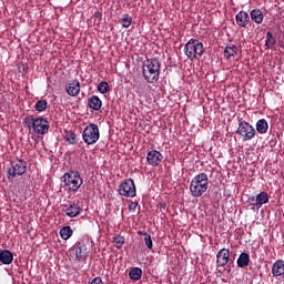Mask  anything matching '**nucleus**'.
Here are the masks:
<instances>
[{"label":"nucleus","mask_w":284,"mask_h":284,"mask_svg":"<svg viewBox=\"0 0 284 284\" xmlns=\"http://www.w3.org/2000/svg\"><path fill=\"white\" fill-rule=\"evenodd\" d=\"M239 126L236 130V134L242 136L243 141H252L254 136H256V129L250 122L243 120V118L239 116Z\"/></svg>","instance_id":"6"},{"label":"nucleus","mask_w":284,"mask_h":284,"mask_svg":"<svg viewBox=\"0 0 284 284\" xmlns=\"http://www.w3.org/2000/svg\"><path fill=\"white\" fill-rule=\"evenodd\" d=\"M122 26L124 28H130L132 26V17H130V14H124L122 18Z\"/></svg>","instance_id":"32"},{"label":"nucleus","mask_w":284,"mask_h":284,"mask_svg":"<svg viewBox=\"0 0 284 284\" xmlns=\"http://www.w3.org/2000/svg\"><path fill=\"white\" fill-rule=\"evenodd\" d=\"M36 112H45L48 110V101L47 100H38L36 102Z\"/></svg>","instance_id":"29"},{"label":"nucleus","mask_w":284,"mask_h":284,"mask_svg":"<svg viewBox=\"0 0 284 284\" xmlns=\"http://www.w3.org/2000/svg\"><path fill=\"white\" fill-rule=\"evenodd\" d=\"M250 265V254L248 253H241L237 258V267L244 268Z\"/></svg>","instance_id":"24"},{"label":"nucleus","mask_w":284,"mask_h":284,"mask_svg":"<svg viewBox=\"0 0 284 284\" xmlns=\"http://www.w3.org/2000/svg\"><path fill=\"white\" fill-rule=\"evenodd\" d=\"M247 203H248V205H251V210H252L253 212H257V211H258V209H255V207H254V205H256V197H254V195L248 196Z\"/></svg>","instance_id":"33"},{"label":"nucleus","mask_w":284,"mask_h":284,"mask_svg":"<svg viewBox=\"0 0 284 284\" xmlns=\"http://www.w3.org/2000/svg\"><path fill=\"white\" fill-rule=\"evenodd\" d=\"M12 261H14V254L10 251L3 250L0 252V263H2V265H10Z\"/></svg>","instance_id":"19"},{"label":"nucleus","mask_w":284,"mask_h":284,"mask_svg":"<svg viewBox=\"0 0 284 284\" xmlns=\"http://www.w3.org/2000/svg\"><path fill=\"white\" fill-rule=\"evenodd\" d=\"M163 162V154L158 150H151L146 152V163L153 168H159Z\"/></svg>","instance_id":"12"},{"label":"nucleus","mask_w":284,"mask_h":284,"mask_svg":"<svg viewBox=\"0 0 284 284\" xmlns=\"http://www.w3.org/2000/svg\"><path fill=\"white\" fill-rule=\"evenodd\" d=\"M102 106H103V101H101L98 95H92L88 99V108H90V110H94L95 112H99V110Z\"/></svg>","instance_id":"16"},{"label":"nucleus","mask_w":284,"mask_h":284,"mask_svg":"<svg viewBox=\"0 0 284 284\" xmlns=\"http://www.w3.org/2000/svg\"><path fill=\"white\" fill-rule=\"evenodd\" d=\"M141 276H143V270L141 267H132L129 272V278L131 281H141Z\"/></svg>","instance_id":"23"},{"label":"nucleus","mask_w":284,"mask_h":284,"mask_svg":"<svg viewBox=\"0 0 284 284\" xmlns=\"http://www.w3.org/2000/svg\"><path fill=\"white\" fill-rule=\"evenodd\" d=\"M272 274L274 277L283 276L284 274V261L277 260L273 263Z\"/></svg>","instance_id":"18"},{"label":"nucleus","mask_w":284,"mask_h":284,"mask_svg":"<svg viewBox=\"0 0 284 284\" xmlns=\"http://www.w3.org/2000/svg\"><path fill=\"white\" fill-rule=\"evenodd\" d=\"M93 17H94V19H99V21H101L103 14L101 12L97 11V12H94Z\"/></svg>","instance_id":"35"},{"label":"nucleus","mask_w":284,"mask_h":284,"mask_svg":"<svg viewBox=\"0 0 284 284\" xmlns=\"http://www.w3.org/2000/svg\"><path fill=\"white\" fill-rule=\"evenodd\" d=\"M132 87L135 90L138 97H143V94H145L146 84L143 82V80H135Z\"/></svg>","instance_id":"21"},{"label":"nucleus","mask_w":284,"mask_h":284,"mask_svg":"<svg viewBox=\"0 0 284 284\" xmlns=\"http://www.w3.org/2000/svg\"><path fill=\"white\" fill-rule=\"evenodd\" d=\"M118 192L121 196H126L128 199H134V196H136V185H134V180L133 179L124 180L119 185Z\"/></svg>","instance_id":"9"},{"label":"nucleus","mask_w":284,"mask_h":284,"mask_svg":"<svg viewBox=\"0 0 284 284\" xmlns=\"http://www.w3.org/2000/svg\"><path fill=\"white\" fill-rule=\"evenodd\" d=\"M251 19L254 23L261 24L263 23V19H265V16L263 14V11H261V9H253L251 11Z\"/></svg>","instance_id":"22"},{"label":"nucleus","mask_w":284,"mask_h":284,"mask_svg":"<svg viewBox=\"0 0 284 284\" xmlns=\"http://www.w3.org/2000/svg\"><path fill=\"white\" fill-rule=\"evenodd\" d=\"M24 123L27 128L32 129L36 134H48L50 131V122L43 118L38 116L34 118V115H29L24 118Z\"/></svg>","instance_id":"3"},{"label":"nucleus","mask_w":284,"mask_h":284,"mask_svg":"<svg viewBox=\"0 0 284 284\" xmlns=\"http://www.w3.org/2000/svg\"><path fill=\"white\" fill-rule=\"evenodd\" d=\"M138 234H139V236H144V239L146 236H150V234H148V232H145V231H139Z\"/></svg>","instance_id":"37"},{"label":"nucleus","mask_w":284,"mask_h":284,"mask_svg":"<svg viewBox=\"0 0 284 284\" xmlns=\"http://www.w3.org/2000/svg\"><path fill=\"white\" fill-rule=\"evenodd\" d=\"M142 77L146 83H156L161 77V61L156 58L146 59L142 63Z\"/></svg>","instance_id":"1"},{"label":"nucleus","mask_w":284,"mask_h":284,"mask_svg":"<svg viewBox=\"0 0 284 284\" xmlns=\"http://www.w3.org/2000/svg\"><path fill=\"white\" fill-rule=\"evenodd\" d=\"M274 45H276V38H274V34L271 31H268L266 33L265 48L266 50H272Z\"/></svg>","instance_id":"26"},{"label":"nucleus","mask_w":284,"mask_h":284,"mask_svg":"<svg viewBox=\"0 0 284 284\" xmlns=\"http://www.w3.org/2000/svg\"><path fill=\"white\" fill-rule=\"evenodd\" d=\"M136 203L132 202L130 205H129V210L130 212H134L136 210Z\"/></svg>","instance_id":"36"},{"label":"nucleus","mask_w":284,"mask_h":284,"mask_svg":"<svg viewBox=\"0 0 284 284\" xmlns=\"http://www.w3.org/2000/svg\"><path fill=\"white\" fill-rule=\"evenodd\" d=\"M144 243H145L148 250H152L154 247V244L152 242V235H146L144 237Z\"/></svg>","instance_id":"34"},{"label":"nucleus","mask_w":284,"mask_h":284,"mask_svg":"<svg viewBox=\"0 0 284 284\" xmlns=\"http://www.w3.org/2000/svg\"><path fill=\"white\" fill-rule=\"evenodd\" d=\"M63 183L70 192H77L83 185V179L79 171H69L63 175Z\"/></svg>","instance_id":"5"},{"label":"nucleus","mask_w":284,"mask_h":284,"mask_svg":"<svg viewBox=\"0 0 284 284\" xmlns=\"http://www.w3.org/2000/svg\"><path fill=\"white\" fill-rule=\"evenodd\" d=\"M255 130L258 134H267V130H270V123H267V120L265 119H260L255 124Z\"/></svg>","instance_id":"20"},{"label":"nucleus","mask_w":284,"mask_h":284,"mask_svg":"<svg viewBox=\"0 0 284 284\" xmlns=\"http://www.w3.org/2000/svg\"><path fill=\"white\" fill-rule=\"evenodd\" d=\"M69 252H73L75 256V261H87L88 256H90V253L88 252V246L85 245V242L78 241L75 242L72 247L69 250Z\"/></svg>","instance_id":"10"},{"label":"nucleus","mask_w":284,"mask_h":284,"mask_svg":"<svg viewBox=\"0 0 284 284\" xmlns=\"http://www.w3.org/2000/svg\"><path fill=\"white\" fill-rule=\"evenodd\" d=\"M113 245L116 247V250H121L123 245H125V237L123 235H115L113 237Z\"/></svg>","instance_id":"28"},{"label":"nucleus","mask_w":284,"mask_h":284,"mask_svg":"<svg viewBox=\"0 0 284 284\" xmlns=\"http://www.w3.org/2000/svg\"><path fill=\"white\" fill-rule=\"evenodd\" d=\"M65 142L70 143V145H74L77 143V133L69 131L64 135Z\"/></svg>","instance_id":"31"},{"label":"nucleus","mask_w":284,"mask_h":284,"mask_svg":"<svg viewBox=\"0 0 284 284\" xmlns=\"http://www.w3.org/2000/svg\"><path fill=\"white\" fill-rule=\"evenodd\" d=\"M270 203V195L267 194V192L262 191L260 192L256 197H255V204L254 207L260 210L263 207V205Z\"/></svg>","instance_id":"15"},{"label":"nucleus","mask_w":284,"mask_h":284,"mask_svg":"<svg viewBox=\"0 0 284 284\" xmlns=\"http://www.w3.org/2000/svg\"><path fill=\"white\" fill-rule=\"evenodd\" d=\"M209 186L210 179L207 178V173H199L191 180V196H194L195 199H199V196H203V194L207 192Z\"/></svg>","instance_id":"2"},{"label":"nucleus","mask_w":284,"mask_h":284,"mask_svg":"<svg viewBox=\"0 0 284 284\" xmlns=\"http://www.w3.org/2000/svg\"><path fill=\"white\" fill-rule=\"evenodd\" d=\"M65 92L69 97H79V93L81 92V83L79 80L70 82L65 88Z\"/></svg>","instance_id":"14"},{"label":"nucleus","mask_w":284,"mask_h":284,"mask_svg":"<svg viewBox=\"0 0 284 284\" xmlns=\"http://www.w3.org/2000/svg\"><path fill=\"white\" fill-rule=\"evenodd\" d=\"M239 52V48L234 44L226 45L224 49V57L225 59H230L231 57H236V53Z\"/></svg>","instance_id":"25"},{"label":"nucleus","mask_w":284,"mask_h":284,"mask_svg":"<svg viewBox=\"0 0 284 284\" xmlns=\"http://www.w3.org/2000/svg\"><path fill=\"white\" fill-rule=\"evenodd\" d=\"M230 263V250L222 248L216 254V270L220 274H223V271L219 270V267H225Z\"/></svg>","instance_id":"11"},{"label":"nucleus","mask_w":284,"mask_h":284,"mask_svg":"<svg viewBox=\"0 0 284 284\" xmlns=\"http://www.w3.org/2000/svg\"><path fill=\"white\" fill-rule=\"evenodd\" d=\"M64 214L69 219H74L81 214V206L79 204H71L64 210Z\"/></svg>","instance_id":"17"},{"label":"nucleus","mask_w":284,"mask_h":284,"mask_svg":"<svg viewBox=\"0 0 284 284\" xmlns=\"http://www.w3.org/2000/svg\"><path fill=\"white\" fill-rule=\"evenodd\" d=\"M74 234V231H72L71 226H63L60 229V236L63 241H68Z\"/></svg>","instance_id":"27"},{"label":"nucleus","mask_w":284,"mask_h":284,"mask_svg":"<svg viewBox=\"0 0 284 284\" xmlns=\"http://www.w3.org/2000/svg\"><path fill=\"white\" fill-rule=\"evenodd\" d=\"M82 139L87 145H94L101 139L99 125L94 123L88 124L83 130Z\"/></svg>","instance_id":"8"},{"label":"nucleus","mask_w":284,"mask_h":284,"mask_svg":"<svg viewBox=\"0 0 284 284\" xmlns=\"http://www.w3.org/2000/svg\"><path fill=\"white\" fill-rule=\"evenodd\" d=\"M98 91L100 94H108L110 92V84L106 81H102L98 84Z\"/></svg>","instance_id":"30"},{"label":"nucleus","mask_w":284,"mask_h":284,"mask_svg":"<svg viewBox=\"0 0 284 284\" xmlns=\"http://www.w3.org/2000/svg\"><path fill=\"white\" fill-rule=\"evenodd\" d=\"M203 52H205L203 42L196 39H190L184 45V54L189 61H199L203 57Z\"/></svg>","instance_id":"4"},{"label":"nucleus","mask_w":284,"mask_h":284,"mask_svg":"<svg viewBox=\"0 0 284 284\" xmlns=\"http://www.w3.org/2000/svg\"><path fill=\"white\" fill-rule=\"evenodd\" d=\"M28 172V162L23 159L11 161V166L8 169L7 179L12 180L17 176H23Z\"/></svg>","instance_id":"7"},{"label":"nucleus","mask_w":284,"mask_h":284,"mask_svg":"<svg viewBox=\"0 0 284 284\" xmlns=\"http://www.w3.org/2000/svg\"><path fill=\"white\" fill-rule=\"evenodd\" d=\"M235 23L239 28H247L250 26V14L246 11H240L235 16Z\"/></svg>","instance_id":"13"}]
</instances>
